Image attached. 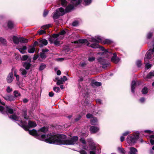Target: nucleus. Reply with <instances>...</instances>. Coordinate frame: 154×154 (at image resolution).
I'll list each match as a JSON object with an SVG mask.
<instances>
[{
	"instance_id": "09e8293b",
	"label": "nucleus",
	"mask_w": 154,
	"mask_h": 154,
	"mask_svg": "<svg viewBox=\"0 0 154 154\" xmlns=\"http://www.w3.org/2000/svg\"><path fill=\"white\" fill-rule=\"evenodd\" d=\"M46 33V32L44 30H39V35H41Z\"/></svg>"
},
{
	"instance_id": "5fc2aeb1",
	"label": "nucleus",
	"mask_w": 154,
	"mask_h": 154,
	"mask_svg": "<svg viewBox=\"0 0 154 154\" xmlns=\"http://www.w3.org/2000/svg\"><path fill=\"white\" fill-rule=\"evenodd\" d=\"M8 93H10L12 91V89L9 86H8L6 89Z\"/></svg>"
},
{
	"instance_id": "a211bd4d",
	"label": "nucleus",
	"mask_w": 154,
	"mask_h": 154,
	"mask_svg": "<svg viewBox=\"0 0 154 154\" xmlns=\"http://www.w3.org/2000/svg\"><path fill=\"white\" fill-rule=\"evenodd\" d=\"M91 85L93 87L95 86H99L101 85V82H97L96 81H92L91 83Z\"/></svg>"
},
{
	"instance_id": "4c0bfd02",
	"label": "nucleus",
	"mask_w": 154,
	"mask_h": 154,
	"mask_svg": "<svg viewBox=\"0 0 154 154\" xmlns=\"http://www.w3.org/2000/svg\"><path fill=\"white\" fill-rule=\"evenodd\" d=\"M23 115L24 116V118L25 119H28V117L27 116L26 114V109H25L23 110Z\"/></svg>"
},
{
	"instance_id": "aec40b11",
	"label": "nucleus",
	"mask_w": 154,
	"mask_h": 154,
	"mask_svg": "<svg viewBox=\"0 0 154 154\" xmlns=\"http://www.w3.org/2000/svg\"><path fill=\"white\" fill-rule=\"evenodd\" d=\"M20 38H17L15 36L13 37V41L16 44H18L20 42Z\"/></svg>"
},
{
	"instance_id": "1a4fd4ad",
	"label": "nucleus",
	"mask_w": 154,
	"mask_h": 154,
	"mask_svg": "<svg viewBox=\"0 0 154 154\" xmlns=\"http://www.w3.org/2000/svg\"><path fill=\"white\" fill-rule=\"evenodd\" d=\"M89 41L92 42L100 43L102 42V38L99 36H96L95 38L92 37L89 38Z\"/></svg>"
},
{
	"instance_id": "f257e3e1",
	"label": "nucleus",
	"mask_w": 154,
	"mask_h": 154,
	"mask_svg": "<svg viewBox=\"0 0 154 154\" xmlns=\"http://www.w3.org/2000/svg\"><path fill=\"white\" fill-rule=\"evenodd\" d=\"M66 136L63 134H50L42 135L40 140L48 143L57 145L78 144V137L76 136H73L70 139L66 140Z\"/></svg>"
},
{
	"instance_id": "f3484780",
	"label": "nucleus",
	"mask_w": 154,
	"mask_h": 154,
	"mask_svg": "<svg viewBox=\"0 0 154 154\" xmlns=\"http://www.w3.org/2000/svg\"><path fill=\"white\" fill-rule=\"evenodd\" d=\"M66 33V32L63 30L60 32L58 34H54L52 35L53 38H55L59 37L60 35H63Z\"/></svg>"
},
{
	"instance_id": "f03ea898",
	"label": "nucleus",
	"mask_w": 154,
	"mask_h": 154,
	"mask_svg": "<svg viewBox=\"0 0 154 154\" xmlns=\"http://www.w3.org/2000/svg\"><path fill=\"white\" fill-rule=\"evenodd\" d=\"M9 118L13 120L16 121H19L20 124H18L22 127L25 130L29 131V133L31 135L34 136L37 139H38V136L37 131L33 129L32 130H29V128H34L36 126L37 124L35 122L32 121H29L28 126H26V123L21 120V119L15 115L14 114L9 117Z\"/></svg>"
},
{
	"instance_id": "72a5a7b5",
	"label": "nucleus",
	"mask_w": 154,
	"mask_h": 154,
	"mask_svg": "<svg viewBox=\"0 0 154 154\" xmlns=\"http://www.w3.org/2000/svg\"><path fill=\"white\" fill-rule=\"evenodd\" d=\"M64 82V81L63 80V78H61L60 79L58 80L57 82V84L59 85L61 84H63Z\"/></svg>"
},
{
	"instance_id": "de8ad7c7",
	"label": "nucleus",
	"mask_w": 154,
	"mask_h": 154,
	"mask_svg": "<svg viewBox=\"0 0 154 154\" xmlns=\"http://www.w3.org/2000/svg\"><path fill=\"white\" fill-rule=\"evenodd\" d=\"M5 109L3 106H0V112L2 113L3 114H5Z\"/></svg>"
},
{
	"instance_id": "2f4dec72",
	"label": "nucleus",
	"mask_w": 154,
	"mask_h": 154,
	"mask_svg": "<svg viewBox=\"0 0 154 154\" xmlns=\"http://www.w3.org/2000/svg\"><path fill=\"white\" fill-rule=\"evenodd\" d=\"M61 2L62 6L63 7L66 6L67 4V2L66 0H59Z\"/></svg>"
},
{
	"instance_id": "0eeeda50",
	"label": "nucleus",
	"mask_w": 154,
	"mask_h": 154,
	"mask_svg": "<svg viewBox=\"0 0 154 154\" xmlns=\"http://www.w3.org/2000/svg\"><path fill=\"white\" fill-rule=\"evenodd\" d=\"M79 143L78 142V145H79L80 147L85 150H87L88 147L87 145V142L85 139L81 137L79 140Z\"/></svg>"
},
{
	"instance_id": "37998d69",
	"label": "nucleus",
	"mask_w": 154,
	"mask_h": 154,
	"mask_svg": "<svg viewBox=\"0 0 154 154\" xmlns=\"http://www.w3.org/2000/svg\"><path fill=\"white\" fill-rule=\"evenodd\" d=\"M53 90L54 91L57 93L59 92L60 89L59 87H55L53 88Z\"/></svg>"
},
{
	"instance_id": "338daca9",
	"label": "nucleus",
	"mask_w": 154,
	"mask_h": 154,
	"mask_svg": "<svg viewBox=\"0 0 154 154\" xmlns=\"http://www.w3.org/2000/svg\"><path fill=\"white\" fill-rule=\"evenodd\" d=\"M48 50L47 49H43L42 50V53H45V52H48Z\"/></svg>"
},
{
	"instance_id": "49530a36",
	"label": "nucleus",
	"mask_w": 154,
	"mask_h": 154,
	"mask_svg": "<svg viewBox=\"0 0 154 154\" xmlns=\"http://www.w3.org/2000/svg\"><path fill=\"white\" fill-rule=\"evenodd\" d=\"M54 43L55 45L59 46L60 44V42L58 40L56 39L54 41Z\"/></svg>"
},
{
	"instance_id": "774afa93",
	"label": "nucleus",
	"mask_w": 154,
	"mask_h": 154,
	"mask_svg": "<svg viewBox=\"0 0 154 154\" xmlns=\"http://www.w3.org/2000/svg\"><path fill=\"white\" fill-rule=\"evenodd\" d=\"M48 11H44V13H43V16L45 17L48 14Z\"/></svg>"
},
{
	"instance_id": "864d4df0",
	"label": "nucleus",
	"mask_w": 154,
	"mask_h": 154,
	"mask_svg": "<svg viewBox=\"0 0 154 154\" xmlns=\"http://www.w3.org/2000/svg\"><path fill=\"white\" fill-rule=\"evenodd\" d=\"M79 24V22L78 21H75L73 22L72 25L73 26H77Z\"/></svg>"
},
{
	"instance_id": "39448f33",
	"label": "nucleus",
	"mask_w": 154,
	"mask_h": 154,
	"mask_svg": "<svg viewBox=\"0 0 154 154\" xmlns=\"http://www.w3.org/2000/svg\"><path fill=\"white\" fill-rule=\"evenodd\" d=\"M154 43V40L153 41ZM153 48L152 49H149L146 53L144 60L145 62H149V60L151 58H154L152 59V60L154 61V43L153 44Z\"/></svg>"
},
{
	"instance_id": "3c124183",
	"label": "nucleus",
	"mask_w": 154,
	"mask_h": 154,
	"mask_svg": "<svg viewBox=\"0 0 154 154\" xmlns=\"http://www.w3.org/2000/svg\"><path fill=\"white\" fill-rule=\"evenodd\" d=\"M152 66L151 64H149V63H147L146 64V68L147 69H149L151 68Z\"/></svg>"
},
{
	"instance_id": "4468645a",
	"label": "nucleus",
	"mask_w": 154,
	"mask_h": 154,
	"mask_svg": "<svg viewBox=\"0 0 154 154\" xmlns=\"http://www.w3.org/2000/svg\"><path fill=\"white\" fill-rule=\"evenodd\" d=\"M137 150L135 148L131 147L129 148V151L128 154H137Z\"/></svg>"
},
{
	"instance_id": "ddd939ff",
	"label": "nucleus",
	"mask_w": 154,
	"mask_h": 154,
	"mask_svg": "<svg viewBox=\"0 0 154 154\" xmlns=\"http://www.w3.org/2000/svg\"><path fill=\"white\" fill-rule=\"evenodd\" d=\"M14 79L13 74L12 73H10L7 78V81L8 83H11L13 81Z\"/></svg>"
},
{
	"instance_id": "412c9836",
	"label": "nucleus",
	"mask_w": 154,
	"mask_h": 154,
	"mask_svg": "<svg viewBox=\"0 0 154 154\" xmlns=\"http://www.w3.org/2000/svg\"><path fill=\"white\" fill-rule=\"evenodd\" d=\"M17 49L22 54H24L25 53V50L26 49V46H23L21 48H17Z\"/></svg>"
},
{
	"instance_id": "0e129e2a",
	"label": "nucleus",
	"mask_w": 154,
	"mask_h": 154,
	"mask_svg": "<svg viewBox=\"0 0 154 154\" xmlns=\"http://www.w3.org/2000/svg\"><path fill=\"white\" fill-rule=\"evenodd\" d=\"M80 152L81 154H87L86 152L83 150H81Z\"/></svg>"
},
{
	"instance_id": "bf43d9fd",
	"label": "nucleus",
	"mask_w": 154,
	"mask_h": 154,
	"mask_svg": "<svg viewBox=\"0 0 154 154\" xmlns=\"http://www.w3.org/2000/svg\"><path fill=\"white\" fill-rule=\"evenodd\" d=\"M130 133V131H127L123 133L122 134V135L124 136H126L128 134Z\"/></svg>"
},
{
	"instance_id": "603ef678",
	"label": "nucleus",
	"mask_w": 154,
	"mask_h": 154,
	"mask_svg": "<svg viewBox=\"0 0 154 154\" xmlns=\"http://www.w3.org/2000/svg\"><path fill=\"white\" fill-rule=\"evenodd\" d=\"M144 132L145 133H146L148 134H153V132L152 131H151L149 130H145L144 131Z\"/></svg>"
},
{
	"instance_id": "7c9ffc66",
	"label": "nucleus",
	"mask_w": 154,
	"mask_h": 154,
	"mask_svg": "<svg viewBox=\"0 0 154 154\" xmlns=\"http://www.w3.org/2000/svg\"><path fill=\"white\" fill-rule=\"evenodd\" d=\"M48 131V128L46 127H43L40 129H39V131H41L44 133H46Z\"/></svg>"
},
{
	"instance_id": "4be33fe9",
	"label": "nucleus",
	"mask_w": 154,
	"mask_h": 154,
	"mask_svg": "<svg viewBox=\"0 0 154 154\" xmlns=\"http://www.w3.org/2000/svg\"><path fill=\"white\" fill-rule=\"evenodd\" d=\"M102 42H100L103 44H109L112 42V41L109 39H103L102 38Z\"/></svg>"
},
{
	"instance_id": "79ce46f5",
	"label": "nucleus",
	"mask_w": 154,
	"mask_h": 154,
	"mask_svg": "<svg viewBox=\"0 0 154 154\" xmlns=\"http://www.w3.org/2000/svg\"><path fill=\"white\" fill-rule=\"evenodd\" d=\"M40 57L42 59H45L46 57V55L45 53L42 52L40 54Z\"/></svg>"
},
{
	"instance_id": "bb28decb",
	"label": "nucleus",
	"mask_w": 154,
	"mask_h": 154,
	"mask_svg": "<svg viewBox=\"0 0 154 154\" xmlns=\"http://www.w3.org/2000/svg\"><path fill=\"white\" fill-rule=\"evenodd\" d=\"M150 138V142L152 145L154 144V135H150L149 136Z\"/></svg>"
},
{
	"instance_id": "20e7f679",
	"label": "nucleus",
	"mask_w": 154,
	"mask_h": 154,
	"mask_svg": "<svg viewBox=\"0 0 154 154\" xmlns=\"http://www.w3.org/2000/svg\"><path fill=\"white\" fill-rule=\"evenodd\" d=\"M137 134L132 135H129L127 138V141L130 144H132L136 143L137 140L139 138V132L137 131L136 132Z\"/></svg>"
},
{
	"instance_id": "9b49d317",
	"label": "nucleus",
	"mask_w": 154,
	"mask_h": 154,
	"mask_svg": "<svg viewBox=\"0 0 154 154\" xmlns=\"http://www.w3.org/2000/svg\"><path fill=\"white\" fill-rule=\"evenodd\" d=\"M113 55V56L111 59V61L115 63H118L119 62L120 59L119 57L117 56L116 53H114Z\"/></svg>"
},
{
	"instance_id": "423d86ee",
	"label": "nucleus",
	"mask_w": 154,
	"mask_h": 154,
	"mask_svg": "<svg viewBox=\"0 0 154 154\" xmlns=\"http://www.w3.org/2000/svg\"><path fill=\"white\" fill-rule=\"evenodd\" d=\"M91 47L93 48H100V49L103 51V53L106 54L107 53H111V52L109 51V49L106 50L103 47H100L97 43H93L91 44Z\"/></svg>"
},
{
	"instance_id": "052dcab7",
	"label": "nucleus",
	"mask_w": 154,
	"mask_h": 154,
	"mask_svg": "<svg viewBox=\"0 0 154 154\" xmlns=\"http://www.w3.org/2000/svg\"><path fill=\"white\" fill-rule=\"evenodd\" d=\"M87 42V40L86 39H82L80 40V42L81 43H84Z\"/></svg>"
},
{
	"instance_id": "e2e57ef3",
	"label": "nucleus",
	"mask_w": 154,
	"mask_h": 154,
	"mask_svg": "<svg viewBox=\"0 0 154 154\" xmlns=\"http://www.w3.org/2000/svg\"><path fill=\"white\" fill-rule=\"evenodd\" d=\"M140 103H142L144 102L145 101V99L144 97L141 98L139 100Z\"/></svg>"
},
{
	"instance_id": "4d7b16f0",
	"label": "nucleus",
	"mask_w": 154,
	"mask_h": 154,
	"mask_svg": "<svg viewBox=\"0 0 154 154\" xmlns=\"http://www.w3.org/2000/svg\"><path fill=\"white\" fill-rule=\"evenodd\" d=\"M96 102L97 103L102 104V100L100 99H97L96 100Z\"/></svg>"
},
{
	"instance_id": "6e6d98bb",
	"label": "nucleus",
	"mask_w": 154,
	"mask_h": 154,
	"mask_svg": "<svg viewBox=\"0 0 154 154\" xmlns=\"http://www.w3.org/2000/svg\"><path fill=\"white\" fill-rule=\"evenodd\" d=\"M95 59V58L94 57H89L88 58V60L89 61L91 62L94 61Z\"/></svg>"
},
{
	"instance_id": "58836bf2",
	"label": "nucleus",
	"mask_w": 154,
	"mask_h": 154,
	"mask_svg": "<svg viewBox=\"0 0 154 154\" xmlns=\"http://www.w3.org/2000/svg\"><path fill=\"white\" fill-rule=\"evenodd\" d=\"M46 67V65L45 64L42 63L41 64L39 67V70H42L44 69Z\"/></svg>"
},
{
	"instance_id": "a19ab883",
	"label": "nucleus",
	"mask_w": 154,
	"mask_h": 154,
	"mask_svg": "<svg viewBox=\"0 0 154 154\" xmlns=\"http://www.w3.org/2000/svg\"><path fill=\"white\" fill-rule=\"evenodd\" d=\"M20 71H21L22 74L23 75H26L27 73V71L24 69L21 68L20 69Z\"/></svg>"
},
{
	"instance_id": "c756f323",
	"label": "nucleus",
	"mask_w": 154,
	"mask_h": 154,
	"mask_svg": "<svg viewBox=\"0 0 154 154\" xmlns=\"http://www.w3.org/2000/svg\"><path fill=\"white\" fill-rule=\"evenodd\" d=\"M13 23L12 22L9 21H8V28L10 29H12L13 27Z\"/></svg>"
},
{
	"instance_id": "ea45409f",
	"label": "nucleus",
	"mask_w": 154,
	"mask_h": 154,
	"mask_svg": "<svg viewBox=\"0 0 154 154\" xmlns=\"http://www.w3.org/2000/svg\"><path fill=\"white\" fill-rule=\"evenodd\" d=\"M92 2V0H84V4L85 5H88L90 4Z\"/></svg>"
},
{
	"instance_id": "8fccbe9b",
	"label": "nucleus",
	"mask_w": 154,
	"mask_h": 154,
	"mask_svg": "<svg viewBox=\"0 0 154 154\" xmlns=\"http://www.w3.org/2000/svg\"><path fill=\"white\" fill-rule=\"evenodd\" d=\"M28 58V56L27 55H24L22 56L21 57V60H26Z\"/></svg>"
},
{
	"instance_id": "9d476101",
	"label": "nucleus",
	"mask_w": 154,
	"mask_h": 154,
	"mask_svg": "<svg viewBox=\"0 0 154 154\" xmlns=\"http://www.w3.org/2000/svg\"><path fill=\"white\" fill-rule=\"evenodd\" d=\"M98 61L102 64V67L103 68H105L108 66V64L106 63V60L103 58L99 57L98 59Z\"/></svg>"
},
{
	"instance_id": "680f3d73",
	"label": "nucleus",
	"mask_w": 154,
	"mask_h": 154,
	"mask_svg": "<svg viewBox=\"0 0 154 154\" xmlns=\"http://www.w3.org/2000/svg\"><path fill=\"white\" fill-rule=\"evenodd\" d=\"M54 93L52 91L50 92L49 93V96L50 97H53L54 95Z\"/></svg>"
},
{
	"instance_id": "13d9d810",
	"label": "nucleus",
	"mask_w": 154,
	"mask_h": 154,
	"mask_svg": "<svg viewBox=\"0 0 154 154\" xmlns=\"http://www.w3.org/2000/svg\"><path fill=\"white\" fill-rule=\"evenodd\" d=\"M14 76L16 77V79L17 81H18L19 79V75H17L16 74V71H15L14 72Z\"/></svg>"
},
{
	"instance_id": "5701e85b",
	"label": "nucleus",
	"mask_w": 154,
	"mask_h": 154,
	"mask_svg": "<svg viewBox=\"0 0 154 154\" xmlns=\"http://www.w3.org/2000/svg\"><path fill=\"white\" fill-rule=\"evenodd\" d=\"M154 76V71H152L147 75L146 78L147 79H150Z\"/></svg>"
},
{
	"instance_id": "f704fd0d",
	"label": "nucleus",
	"mask_w": 154,
	"mask_h": 154,
	"mask_svg": "<svg viewBox=\"0 0 154 154\" xmlns=\"http://www.w3.org/2000/svg\"><path fill=\"white\" fill-rule=\"evenodd\" d=\"M118 150L120 153L122 154H124L125 153V151L124 149L122 147H119L118 148Z\"/></svg>"
},
{
	"instance_id": "473e14b6",
	"label": "nucleus",
	"mask_w": 154,
	"mask_h": 154,
	"mask_svg": "<svg viewBox=\"0 0 154 154\" xmlns=\"http://www.w3.org/2000/svg\"><path fill=\"white\" fill-rule=\"evenodd\" d=\"M148 88L146 87H145L143 89L142 92L143 94H146L148 93Z\"/></svg>"
},
{
	"instance_id": "a878e982",
	"label": "nucleus",
	"mask_w": 154,
	"mask_h": 154,
	"mask_svg": "<svg viewBox=\"0 0 154 154\" xmlns=\"http://www.w3.org/2000/svg\"><path fill=\"white\" fill-rule=\"evenodd\" d=\"M14 97L15 98H17L21 96V95L20 93L17 91H14L13 92Z\"/></svg>"
},
{
	"instance_id": "6ab92c4d",
	"label": "nucleus",
	"mask_w": 154,
	"mask_h": 154,
	"mask_svg": "<svg viewBox=\"0 0 154 154\" xmlns=\"http://www.w3.org/2000/svg\"><path fill=\"white\" fill-rule=\"evenodd\" d=\"M136 82L135 81L132 82L131 84V92L134 93V89L135 88Z\"/></svg>"
},
{
	"instance_id": "e433bc0d",
	"label": "nucleus",
	"mask_w": 154,
	"mask_h": 154,
	"mask_svg": "<svg viewBox=\"0 0 154 154\" xmlns=\"http://www.w3.org/2000/svg\"><path fill=\"white\" fill-rule=\"evenodd\" d=\"M51 26V25L50 24H48L47 25H44L41 27V28L44 29L45 30L47 29L49 27H50Z\"/></svg>"
},
{
	"instance_id": "dca6fc26",
	"label": "nucleus",
	"mask_w": 154,
	"mask_h": 154,
	"mask_svg": "<svg viewBox=\"0 0 154 154\" xmlns=\"http://www.w3.org/2000/svg\"><path fill=\"white\" fill-rule=\"evenodd\" d=\"M3 97L6 100L10 101H14L15 100V97L12 95L7 96Z\"/></svg>"
},
{
	"instance_id": "c85d7f7f",
	"label": "nucleus",
	"mask_w": 154,
	"mask_h": 154,
	"mask_svg": "<svg viewBox=\"0 0 154 154\" xmlns=\"http://www.w3.org/2000/svg\"><path fill=\"white\" fill-rule=\"evenodd\" d=\"M20 42L23 43H27L28 41L27 39L23 38H20Z\"/></svg>"
},
{
	"instance_id": "7ed1b4c3",
	"label": "nucleus",
	"mask_w": 154,
	"mask_h": 154,
	"mask_svg": "<svg viewBox=\"0 0 154 154\" xmlns=\"http://www.w3.org/2000/svg\"><path fill=\"white\" fill-rule=\"evenodd\" d=\"M88 142L89 143V151L90 154H96L99 153V148L91 139L88 140Z\"/></svg>"
},
{
	"instance_id": "2eb2a0df",
	"label": "nucleus",
	"mask_w": 154,
	"mask_h": 154,
	"mask_svg": "<svg viewBox=\"0 0 154 154\" xmlns=\"http://www.w3.org/2000/svg\"><path fill=\"white\" fill-rule=\"evenodd\" d=\"M99 129V128L97 127L92 126L90 128V131L92 133H95L97 132Z\"/></svg>"
},
{
	"instance_id": "a18cd8bd",
	"label": "nucleus",
	"mask_w": 154,
	"mask_h": 154,
	"mask_svg": "<svg viewBox=\"0 0 154 154\" xmlns=\"http://www.w3.org/2000/svg\"><path fill=\"white\" fill-rule=\"evenodd\" d=\"M152 36V33L151 32H148L146 35L147 38L148 39H150L151 38Z\"/></svg>"
},
{
	"instance_id": "f8f14e48",
	"label": "nucleus",
	"mask_w": 154,
	"mask_h": 154,
	"mask_svg": "<svg viewBox=\"0 0 154 154\" xmlns=\"http://www.w3.org/2000/svg\"><path fill=\"white\" fill-rule=\"evenodd\" d=\"M48 44L47 41L45 39L40 40L39 39V47H42Z\"/></svg>"
},
{
	"instance_id": "69168bd1",
	"label": "nucleus",
	"mask_w": 154,
	"mask_h": 154,
	"mask_svg": "<svg viewBox=\"0 0 154 154\" xmlns=\"http://www.w3.org/2000/svg\"><path fill=\"white\" fill-rule=\"evenodd\" d=\"M28 101V100L26 98H24L23 100V102L24 103H27Z\"/></svg>"
},
{
	"instance_id": "cd10ccee",
	"label": "nucleus",
	"mask_w": 154,
	"mask_h": 154,
	"mask_svg": "<svg viewBox=\"0 0 154 154\" xmlns=\"http://www.w3.org/2000/svg\"><path fill=\"white\" fill-rule=\"evenodd\" d=\"M35 50V48L34 47H30L28 49V52L31 53L34 52Z\"/></svg>"
},
{
	"instance_id": "393cba45",
	"label": "nucleus",
	"mask_w": 154,
	"mask_h": 154,
	"mask_svg": "<svg viewBox=\"0 0 154 154\" xmlns=\"http://www.w3.org/2000/svg\"><path fill=\"white\" fill-rule=\"evenodd\" d=\"M6 113H8L11 114L13 112V110L12 109L9 107L8 106H6Z\"/></svg>"
},
{
	"instance_id": "b1692460",
	"label": "nucleus",
	"mask_w": 154,
	"mask_h": 154,
	"mask_svg": "<svg viewBox=\"0 0 154 154\" xmlns=\"http://www.w3.org/2000/svg\"><path fill=\"white\" fill-rule=\"evenodd\" d=\"M31 65L30 63L26 62L24 63L23 66L26 69H28L31 66Z\"/></svg>"
},
{
	"instance_id": "6e6552de",
	"label": "nucleus",
	"mask_w": 154,
	"mask_h": 154,
	"mask_svg": "<svg viewBox=\"0 0 154 154\" xmlns=\"http://www.w3.org/2000/svg\"><path fill=\"white\" fill-rule=\"evenodd\" d=\"M86 117L88 119L91 118L90 122L91 125H96L97 124V119L94 117H93L92 114L90 113L86 115Z\"/></svg>"
},
{
	"instance_id": "c9c22d12",
	"label": "nucleus",
	"mask_w": 154,
	"mask_h": 154,
	"mask_svg": "<svg viewBox=\"0 0 154 154\" xmlns=\"http://www.w3.org/2000/svg\"><path fill=\"white\" fill-rule=\"evenodd\" d=\"M0 42L4 45H6L7 44L6 40L2 37H0Z\"/></svg>"
},
{
	"instance_id": "c03bdc74",
	"label": "nucleus",
	"mask_w": 154,
	"mask_h": 154,
	"mask_svg": "<svg viewBox=\"0 0 154 154\" xmlns=\"http://www.w3.org/2000/svg\"><path fill=\"white\" fill-rule=\"evenodd\" d=\"M136 65L138 67H140L142 65L141 61L140 60H138L136 62Z\"/></svg>"
}]
</instances>
